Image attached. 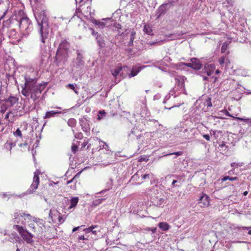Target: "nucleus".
<instances>
[{"label":"nucleus","mask_w":251,"mask_h":251,"mask_svg":"<svg viewBox=\"0 0 251 251\" xmlns=\"http://www.w3.org/2000/svg\"><path fill=\"white\" fill-rule=\"evenodd\" d=\"M27 145H28L27 143L26 142H25L24 144H20L19 145V146L21 147H27Z\"/></svg>","instance_id":"60"},{"label":"nucleus","mask_w":251,"mask_h":251,"mask_svg":"<svg viewBox=\"0 0 251 251\" xmlns=\"http://www.w3.org/2000/svg\"><path fill=\"white\" fill-rule=\"evenodd\" d=\"M16 146L15 142H10V143H6L4 144V148L5 149H8V147H10V154H11V151L12 148Z\"/></svg>","instance_id":"29"},{"label":"nucleus","mask_w":251,"mask_h":251,"mask_svg":"<svg viewBox=\"0 0 251 251\" xmlns=\"http://www.w3.org/2000/svg\"><path fill=\"white\" fill-rule=\"evenodd\" d=\"M82 226H84V225H82V226H77V227H74L73 229V232H74L75 231H76V230H77L79 228H80L81 227H82Z\"/></svg>","instance_id":"57"},{"label":"nucleus","mask_w":251,"mask_h":251,"mask_svg":"<svg viewBox=\"0 0 251 251\" xmlns=\"http://www.w3.org/2000/svg\"><path fill=\"white\" fill-rule=\"evenodd\" d=\"M193 63H183V62H180L177 64V66L179 67H182L183 66L189 67L190 68H193Z\"/></svg>","instance_id":"34"},{"label":"nucleus","mask_w":251,"mask_h":251,"mask_svg":"<svg viewBox=\"0 0 251 251\" xmlns=\"http://www.w3.org/2000/svg\"><path fill=\"white\" fill-rule=\"evenodd\" d=\"M123 69L125 71H130V73L128 74L129 78H131L136 76L141 70L140 67H134L132 68V70L130 71V69L127 66H124Z\"/></svg>","instance_id":"14"},{"label":"nucleus","mask_w":251,"mask_h":251,"mask_svg":"<svg viewBox=\"0 0 251 251\" xmlns=\"http://www.w3.org/2000/svg\"><path fill=\"white\" fill-rule=\"evenodd\" d=\"M144 31L149 34L152 35V30L151 27L149 25H145L144 26Z\"/></svg>","instance_id":"23"},{"label":"nucleus","mask_w":251,"mask_h":251,"mask_svg":"<svg viewBox=\"0 0 251 251\" xmlns=\"http://www.w3.org/2000/svg\"><path fill=\"white\" fill-rule=\"evenodd\" d=\"M78 239H79V240H88V239L86 238H85L84 236H83V235L80 236L78 237Z\"/></svg>","instance_id":"58"},{"label":"nucleus","mask_w":251,"mask_h":251,"mask_svg":"<svg viewBox=\"0 0 251 251\" xmlns=\"http://www.w3.org/2000/svg\"><path fill=\"white\" fill-rule=\"evenodd\" d=\"M69 48L70 44L69 42L66 39H62L57 50L54 61L57 66L63 65L67 62Z\"/></svg>","instance_id":"4"},{"label":"nucleus","mask_w":251,"mask_h":251,"mask_svg":"<svg viewBox=\"0 0 251 251\" xmlns=\"http://www.w3.org/2000/svg\"><path fill=\"white\" fill-rule=\"evenodd\" d=\"M111 22H113L111 25H107L106 23H104L102 21H100L98 20H94L93 21V23H94L95 25H98V27L100 28H103L105 26H111L112 29H113V24L114 23H116L115 22H113V21H111Z\"/></svg>","instance_id":"17"},{"label":"nucleus","mask_w":251,"mask_h":251,"mask_svg":"<svg viewBox=\"0 0 251 251\" xmlns=\"http://www.w3.org/2000/svg\"><path fill=\"white\" fill-rule=\"evenodd\" d=\"M113 185V180L112 179H110L108 182L106 183V187L107 189L105 190H103L100 192V193L103 194L104 192L108 191L112 188Z\"/></svg>","instance_id":"27"},{"label":"nucleus","mask_w":251,"mask_h":251,"mask_svg":"<svg viewBox=\"0 0 251 251\" xmlns=\"http://www.w3.org/2000/svg\"><path fill=\"white\" fill-rule=\"evenodd\" d=\"M193 131V129L190 128H187L184 130L183 133H184V136L185 138H188L190 139L192 137L190 136V132H192Z\"/></svg>","instance_id":"28"},{"label":"nucleus","mask_w":251,"mask_h":251,"mask_svg":"<svg viewBox=\"0 0 251 251\" xmlns=\"http://www.w3.org/2000/svg\"><path fill=\"white\" fill-rule=\"evenodd\" d=\"M122 70V68L120 67H118L115 68L113 73H112V75L114 76H117L120 73V72Z\"/></svg>","instance_id":"39"},{"label":"nucleus","mask_w":251,"mask_h":251,"mask_svg":"<svg viewBox=\"0 0 251 251\" xmlns=\"http://www.w3.org/2000/svg\"><path fill=\"white\" fill-rule=\"evenodd\" d=\"M31 3L36 8L37 11L34 13V16L37 23L38 29L40 35L41 41L45 44L48 39L50 32L49 17L47 10L40 7L43 5L42 0H29Z\"/></svg>","instance_id":"1"},{"label":"nucleus","mask_w":251,"mask_h":251,"mask_svg":"<svg viewBox=\"0 0 251 251\" xmlns=\"http://www.w3.org/2000/svg\"><path fill=\"white\" fill-rule=\"evenodd\" d=\"M4 91V86H1L0 88V100H1L5 101L10 106H13L18 101V99L16 97L12 96L5 97Z\"/></svg>","instance_id":"9"},{"label":"nucleus","mask_w":251,"mask_h":251,"mask_svg":"<svg viewBox=\"0 0 251 251\" xmlns=\"http://www.w3.org/2000/svg\"><path fill=\"white\" fill-rule=\"evenodd\" d=\"M158 227L163 231H167L168 230L170 226L168 225V224H167V223L166 222H160L158 224Z\"/></svg>","instance_id":"22"},{"label":"nucleus","mask_w":251,"mask_h":251,"mask_svg":"<svg viewBox=\"0 0 251 251\" xmlns=\"http://www.w3.org/2000/svg\"><path fill=\"white\" fill-rule=\"evenodd\" d=\"M142 179H146L147 178H149V174H145L143 175H142Z\"/></svg>","instance_id":"55"},{"label":"nucleus","mask_w":251,"mask_h":251,"mask_svg":"<svg viewBox=\"0 0 251 251\" xmlns=\"http://www.w3.org/2000/svg\"><path fill=\"white\" fill-rule=\"evenodd\" d=\"M165 204V200L163 198L157 200L155 201L154 204L158 207H163Z\"/></svg>","instance_id":"26"},{"label":"nucleus","mask_w":251,"mask_h":251,"mask_svg":"<svg viewBox=\"0 0 251 251\" xmlns=\"http://www.w3.org/2000/svg\"><path fill=\"white\" fill-rule=\"evenodd\" d=\"M67 124L69 126L74 127L76 126V121L74 118H70L68 120Z\"/></svg>","instance_id":"25"},{"label":"nucleus","mask_w":251,"mask_h":251,"mask_svg":"<svg viewBox=\"0 0 251 251\" xmlns=\"http://www.w3.org/2000/svg\"><path fill=\"white\" fill-rule=\"evenodd\" d=\"M231 166L232 167H234L237 166V164L236 163H232L231 164Z\"/></svg>","instance_id":"64"},{"label":"nucleus","mask_w":251,"mask_h":251,"mask_svg":"<svg viewBox=\"0 0 251 251\" xmlns=\"http://www.w3.org/2000/svg\"><path fill=\"white\" fill-rule=\"evenodd\" d=\"M172 185L174 187L175 186L179 187L181 186V183L179 181H178L177 180H174L172 183Z\"/></svg>","instance_id":"45"},{"label":"nucleus","mask_w":251,"mask_h":251,"mask_svg":"<svg viewBox=\"0 0 251 251\" xmlns=\"http://www.w3.org/2000/svg\"><path fill=\"white\" fill-rule=\"evenodd\" d=\"M182 153H183L182 151H177V152H174L170 153H168L167 154H165L164 156H166L167 155L175 154L176 155V156H178L181 155L182 154Z\"/></svg>","instance_id":"44"},{"label":"nucleus","mask_w":251,"mask_h":251,"mask_svg":"<svg viewBox=\"0 0 251 251\" xmlns=\"http://www.w3.org/2000/svg\"><path fill=\"white\" fill-rule=\"evenodd\" d=\"M72 152L74 153H75L77 150V149H78V147L77 145H75V144H73L72 146Z\"/></svg>","instance_id":"49"},{"label":"nucleus","mask_w":251,"mask_h":251,"mask_svg":"<svg viewBox=\"0 0 251 251\" xmlns=\"http://www.w3.org/2000/svg\"><path fill=\"white\" fill-rule=\"evenodd\" d=\"M186 78L184 76H177L175 77V87L170 91L169 96H166V98L169 99L170 95H173L175 94V91L177 90L180 91L182 92L184 88V82Z\"/></svg>","instance_id":"6"},{"label":"nucleus","mask_w":251,"mask_h":251,"mask_svg":"<svg viewBox=\"0 0 251 251\" xmlns=\"http://www.w3.org/2000/svg\"><path fill=\"white\" fill-rule=\"evenodd\" d=\"M67 87L69 88H70V89L73 90L74 91V92H75V93H76V94H78V91L77 90V89H75V85L74 84H69L67 85Z\"/></svg>","instance_id":"43"},{"label":"nucleus","mask_w":251,"mask_h":251,"mask_svg":"<svg viewBox=\"0 0 251 251\" xmlns=\"http://www.w3.org/2000/svg\"><path fill=\"white\" fill-rule=\"evenodd\" d=\"M227 61H228V60L226 59V56L224 55L220 57L218 59V62L221 67H223L225 63H227Z\"/></svg>","instance_id":"24"},{"label":"nucleus","mask_w":251,"mask_h":251,"mask_svg":"<svg viewBox=\"0 0 251 251\" xmlns=\"http://www.w3.org/2000/svg\"><path fill=\"white\" fill-rule=\"evenodd\" d=\"M172 6V2L163 3L159 6L156 11V19H159L161 16L165 14Z\"/></svg>","instance_id":"11"},{"label":"nucleus","mask_w":251,"mask_h":251,"mask_svg":"<svg viewBox=\"0 0 251 251\" xmlns=\"http://www.w3.org/2000/svg\"><path fill=\"white\" fill-rule=\"evenodd\" d=\"M237 179H238L237 177H230L229 176H226L222 179V180L223 181H226V180L234 181V180H236Z\"/></svg>","instance_id":"36"},{"label":"nucleus","mask_w":251,"mask_h":251,"mask_svg":"<svg viewBox=\"0 0 251 251\" xmlns=\"http://www.w3.org/2000/svg\"><path fill=\"white\" fill-rule=\"evenodd\" d=\"M73 133L75 134V137L77 139H81L83 136L81 132L79 133H75V131L74 129H72Z\"/></svg>","instance_id":"40"},{"label":"nucleus","mask_w":251,"mask_h":251,"mask_svg":"<svg viewBox=\"0 0 251 251\" xmlns=\"http://www.w3.org/2000/svg\"><path fill=\"white\" fill-rule=\"evenodd\" d=\"M113 30L118 32V35L126 37L130 33V39L128 45L132 46L135 38L136 32L133 29H126L124 32L122 31L121 25L118 23L113 24Z\"/></svg>","instance_id":"5"},{"label":"nucleus","mask_w":251,"mask_h":251,"mask_svg":"<svg viewBox=\"0 0 251 251\" xmlns=\"http://www.w3.org/2000/svg\"><path fill=\"white\" fill-rule=\"evenodd\" d=\"M78 174L76 175L72 179L67 181V184H69L74 181L75 179L77 177Z\"/></svg>","instance_id":"53"},{"label":"nucleus","mask_w":251,"mask_h":251,"mask_svg":"<svg viewBox=\"0 0 251 251\" xmlns=\"http://www.w3.org/2000/svg\"><path fill=\"white\" fill-rule=\"evenodd\" d=\"M14 223L18 224H25V218H24L23 212L18 213L17 212L14 214Z\"/></svg>","instance_id":"16"},{"label":"nucleus","mask_w":251,"mask_h":251,"mask_svg":"<svg viewBox=\"0 0 251 251\" xmlns=\"http://www.w3.org/2000/svg\"><path fill=\"white\" fill-rule=\"evenodd\" d=\"M89 29L91 31V34L93 36H95V37L97 35H99L100 34H98L97 32H96L94 29L91 27H89Z\"/></svg>","instance_id":"48"},{"label":"nucleus","mask_w":251,"mask_h":251,"mask_svg":"<svg viewBox=\"0 0 251 251\" xmlns=\"http://www.w3.org/2000/svg\"><path fill=\"white\" fill-rule=\"evenodd\" d=\"M234 0H226L225 2H224V4L226 6L228 7L230 6H232L234 4Z\"/></svg>","instance_id":"35"},{"label":"nucleus","mask_w":251,"mask_h":251,"mask_svg":"<svg viewBox=\"0 0 251 251\" xmlns=\"http://www.w3.org/2000/svg\"><path fill=\"white\" fill-rule=\"evenodd\" d=\"M204 105L206 106L207 107H212V104L211 102V99L209 97L204 102Z\"/></svg>","instance_id":"38"},{"label":"nucleus","mask_w":251,"mask_h":251,"mask_svg":"<svg viewBox=\"0 0 251 251\" xmlns=\"http://www.w3.org/2000/svg\"><path fill=\"white\" fill-rule=\"evenodd\" d=\"M220 147L222 148H225V150H226L228 148V147L224 143H223L222 144L220 145Z\"/></svg>","instance_id":"56"},{"label":"nucleus","mask_w":251,"mask_h":251,"mask_svg":"<svg viewBox=\"0 0 251 251\" xmlns=\"http://www.w3.org/2000/svg\"><path fill=\"white\" fill-rule=\"evenodd\" d=\"M79 123L81 127L82 130L87 135L90 134V123L91 121L86 116H83L79 120Z\"/></svg>","instance_id":"10"},{"label":"nucleus","mask_w":251,"mask_h":251,"mask_svg":"<svg viewBox=\"0 0 251 251\" xmlns=\"http://www.w3.org/2000/svg\"><path fill=\"white\" fill-rule=\"evenodd\" d=\"M140 178L138 172H137L136 174H135L130 179L131 181H137Z\"/></svg>","instance_id":"42"},{"label":"nucleus","mask_w":251,"mask_h":251,"mask_svg":"<svg viewBox=\"0 0 251 251\" xmlns=\"http://www.w3.org/2000/svg\"><path fill=\"white\" fill-rule=\"evenodd\" d=\"M87 142H84L81 144V149H83L84 148H85V146L87 145Z\"/></svg>","instance_id":"61"},{"label":"nucleus","mask_w":251,"mask_h":251,"mask_svg":"<svg viewBox=\"0 0 251 251\" xmlns=\"http://www.w3.org/2000/svg\"><path fill=\"white\" fill-rule=\"evenodd\" d=\"M98 228V226H92L90 227H89L88 228H86L85 229H84V231L88 233H89V232H92V231H93V229H94L95 228Z\"/></svg>","instance_id":"33"},{"label":"nucleus","mask_w":251,"mask_h":251,"mask_svg":"<svg viewBox=\"0 0 251 251\" xmlns=\"http://www.w3.org/2000/svg\"><path fill=\"white\" fill-rule=\"evenodd\" d=\"M40 173V171L38 170L34 172L33 182L31 184L30 188L27 190V193L31 194L37 189L39 184V176Z\"/></svg>","instance_id":"12"},{"label":"nucleus","mask_w":251,"mask_h":251,"mask_svg":"<svg viewBox=\"0 0 251 251\" xmlns=\"http://www.w3.org/2000/svg\"><path fill=\"white\" fill-rule=\"evenodd\" d=\"M105 199H97L93 201L92 205L95 207L97 206L100 204Z\"/></svg>","instance_id":"32"},{"label":"nucleus","mask_w":251,"mask_h":251,"mask_svg":"<svg viewBox=\"0 0 251 251\" xmlns=\"http://www.w3.org/2000/svg\"><path fill=\"white\" fill-rule=\"evenodd\" d=\"M22 10L15 11L10 17V21L6 23L12 26H17L19 28L22 34V38H26L32 32L33 26L31 21L26 16H24Z\"/></svg>","instance_id":"2"},{"label":"nucleus","mask_w":251,"mask_h":251,"mask_svg":"<svg viewBox=\"0 0 251 251\" xmlns=\"http://www.w3.org/2000/svg\"><path fill=\"white\" fill-rule=\"evenodd\" d=\"M13 134L15 136H18L20 137H21L22 135L21 131L19 128L17 129L16 131L14 132Z\"/></svg>","instance_id":"47"},{"label":"nucleus","mask_w":251,"mask_h":251,"mask_svg":"<svg viewBox=\"0 0 251 251\" xmlns=\"http://www.w3.org/2000/svg\"><path fill=\"white\" fill-rule=\"evenodd\" d=\"M191 61L193 64V69L196 70H200L202 68V64L200 61L196 58H192L191 59Z\"/></svg>","instance_id":"18"},{"label":"nucleus","mask_w":251,"mask_h":251,"mask_svg":"<svg viewBox=\"0 0 251 251\" xmlns=\"http://www.w3.org/2000/svg\"><path fill=\"white\" fill-rule=\"evenodd\" d=\"M23 215L24 217L26 216L28 220H32L33 217H32L29 214H25V213L23 212Z\"/></svg>","instance_id":"50"},{"label":"nucleus","mask_w":251,"mask_h":251,"mask_svg":"<svg viewBox=\"0 0 251 251\" xmlns=\"http://www.w3.org/2000/svg\"><path fill=\"white\" fill-rule=\"evenodd\" d=\"M131 134H135V129L133 128L131 129L130 133L129 134V135L130 136Z\"/></svg>","instance_id":"62"},{"label":"nucleus","mask_w":251,"mask_h":251,"mask_svg":"<svg viewBox=\"0 0 251 251\" xmlns=\"http://www.w3.org/2000/svg\"><path fill=\"white\" fill-rule=\"evenodd\" d=\"M214 69V65L205 64L201 71L200 72L201 74L200 75L202 76L203 80L205 81L208 80L209 79L208 76H211L213 74Z\"/></svg>","instance_id":"8"},{"label":"nucleus","mask_w":251,"mask_h":251,"mask_svg":"<svg viewBox=\"0 0 251 251\" xmlns=\"http://www.w3.org/2000/svg\"><path fill=\"white\" fill-rule=\"evenodd\" d=\"M101 143L103 144V145H100V147H102V149H107L108 148V145L106 143H105V142H104L103 141H101Z\"/></svg>","instance_id":"52"},{"label":"nucleus","mask_w":251,"mask_h":251,"mask_svg":"<svg viewBox=\"0 0 251 251\" xmlns=\"http://www.w3.org/2000/svg\"><path fill=\"white\" fill-rule=\"evenodd\" d=\"M235 119L241 121L245 122L247 124H248V125L251 126V118L245 119L243 118L236 117Z\"/></svg>","instance_id":"31"},{"label":"nucleus","mask_w":251,"mask_h":251,"mask_svg":"<svg viewBox=\"0 0 251 251\" xmlns=\"http://www.w3.org/2000/svg\"><path fill=\"white\" fill-rule=\"evenodd\" d=\"M76 54L77 57L74 66L77 69H81L85 64V61L83 60L84 57L83 51L80 50H77Z\"/></svg>","instance_id":"13"},{"label":"nucleus","mask_w":251,"mask_h":251,"mask_svg":"<svg viewBox=\"0 0 251 251\" xmlns=\"http://www.w3.org/2000/svg\"><path fill=\"white\" fill-rule=\"evenodd\" d=\"M227 49V44L226 42H224L222 44V47H221V52L222 53H225L226 51V50Z\"/></svg>","instance_id":"41"},{"label":"nucleus","mask_w":251,"mask_h":251,"mask_svg":"<svg viewBox=\"0 0 251 251\" xmlns=\"http://www.w3.org/2000/svg\"><path fill=\"white\" fill-rule=\"evenodd\" d=\"M4 129V127L2 123L0 122V132H2Z\"/></svg>","instance_id":"59"},{"label":"nucleus","mask_w":251,"mask_h":251,"mask_svg":"<svg viewBox=\"0 0 251 251\" xmlns=\"http://www.w3.org/2000/svg\"><path fill=\"white\" fill-rule=\"evenodd\" d=\"M162 43H163V41L161 40V41H156V42H150L148 44L151 46L155 45H161L162 44Z\"/></svg>","instance_id":"46"},{"label":"nucleus","mask_w":251,"mask_h":251,"mask_svg":"<svg viewBox=\"0 0 251 251\" xmlns=\"http://www.w3.org/2000/svg\"><path fill=\"white\" fill-rule=\"evenodd\" d=\"M13 228L19 233L23 239L27 243L31 244L34 241L32 239L33 235L26 229L24 228L22 226L15 225L13 226Z\"/></svg>","instance_id":"7"},{"label":"nucleus","mask_w":251,"mask_h":251,"mask_svg":"<svg viewBox=\"0 0 251 251\" xmlns=\"http://www.w3.org/2000/svg\"><path fill=\"white\" fill-rule=\"evenodd\" d=\"M32 221L35 222H36V223H38V222H41V224H43V221L42 220H41L40 219H38V218H35L34 217H33Z\"/></svg>","instance_id":"51"},{"label":"nucleus","mask_w":251,"mask_h":251,"mask_svg":"<svg viewBox=\"0 0 251 251\" xmlns=\"http://www.w3.org/2000/svg\"><path fill=\"white\" fill-rule=\"evenodd\" d=\"M78 200H79L78 198L77 197H72L71 198V199L70 200L71 203H70V206L68 207V209L69 210H70L72 208H75L76 206V205L78 202Z\"/></svg>","instance_id":"21"},{"label":"nucleus","mask_w":251,"mask_h":251,"mask_svg":"<svg viewBox=\"0 0 251 251\" xmlns=\"http://www.w3.org/2000/svg\"><path fill=\"white\" fill-rule=\"evenodd\" d=\"M25 87L22 94L25 97H29L34 101L38 100L42 92L45 89L46 84L37 83L36 79L25 78Z\"/></svg>","instance_id":"3"},{"label":"nucleus","mask_w":251,"mask_h":251,"mask_svg":"<svg viewBox=\"0 0 251 251\" xmlns=\"http://www.w3.org/2000/svg\"><path fill=\"white\" fill-rule=\"evenodd\" d=\"M95 38L98 45L100 48H103L105 47V44L102 35L100 34L99 35H97Z\"/></svg>","instance_id":"20"},{"label":"nucleus","mask_w":251,"mask_h":251,"mask_svg":"<svg viewBox=\"0 0 251 251\" xmlns=\"http://www.w3.org/2000/svg\"><path fill=\"white\" fill-rule=\"evenodd\" d=\"M106 113L104 110L100 111L99 112V114L98 115L97 119L99 120H100L103 118V116H105Z\"/></svg>","instance_id":"37"},{"label":"nucleus","mask_w":251,"mask_h":251,"mask_svg":"<svg viewBox=\"0 0 251 251\" xmlns=\"http://www.w3.org/2000/svg\"><path fill=\"white\" fill-rule=\"evenodd\" d=\"M202 136L207 141H209L210 140V136L209 135H208V134H203Z\"/></svg>","instance_id":"54"},{"label":"nucleus","mask_w":251,"mask_h":251,"mask_svg":"<svg viewBox=\"0 0 251 251\" xmlns=\"http://www.w3.org/2000/svg\"><path fill=\"white\" fill-rule=\"evenodd\" d=\"M209 198L207 195L202 193L201 196L199 199V203L200 204V206L201 207H204L209 205Z\"/></svg>","instance_id":"15"},{"label":"nucleus","mask_w":251,"mask_h":251,"mask_svg":"<svg viewBox=\"0 0 251 251\" xmlns=\"http://www.w3.org/2000/svg\"><path fill=\"white\" fill-rule=\"evenodd\" d=\"M222 133V131H220V130H210V134L211 135H213L215 138V139H216L218 138V134H221Z\"/></svg>","instance_id":"30"},{"label":"nucleus","mask_w":251,"mask_h":251,"mask_svg":"<svg viewBox=\"0 0 251 251\" xmlns=\"http://www.w3.org/2000/svg\"><path fill=\"white\" fill-rule=\"evenodd\" d=\"M61 113V111H58L57 110H51L49 111L46 112L45 116L44 117V119L46 118H50L52 117H55L57 116L58 114Z\"/></svg>","instance_id":"19"},{"label":"nucleus","mask_w":251,"mask_h":251,"mask_svg":"<svg viewBox=\"0 0 251 251\" xmlns=\"http://www.w3.org/2000/svg\"><path fill=\"white\" fill-rule=\"evenodd\" d=\"M1 195H2V197L3 198H5V197H8V196H9V195H8V194H7V193H2V194Z\"/></svg>","instance_id":"63"}]
</instances>
